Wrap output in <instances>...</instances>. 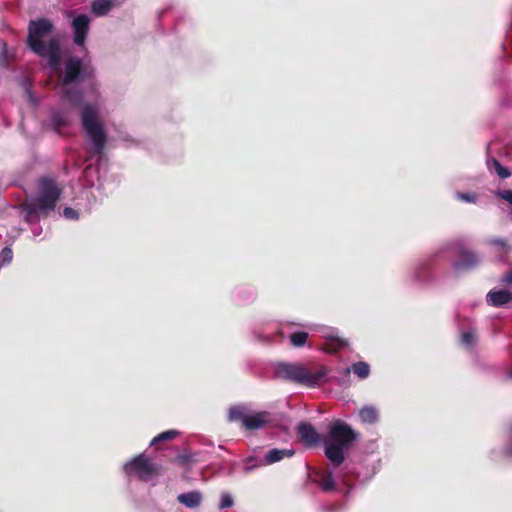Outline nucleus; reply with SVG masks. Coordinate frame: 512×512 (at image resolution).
Masks as SVG:
<instances>
[{"mask_svg": "<svg viewBox=\"0 0 512 512\" xmlns=\"http://www.w3.org/2000/svg\"><path fill=\"white\" fill-rule=\"evenodd\" d=\"M326 337L331 339V340H337L339 347H343V346L347 345V343L344 340L338 339L336 337V332L334 330H330L329 333L326 335Z\"/></svg>", "mask_w": 512, "mask_h": 512, "instance_id": "obj_35", "label": "nucleus"}, {"mask_svg": "<svg viewBox=\"0 0 512 512\" xmlns=\"http://www.w3.org/2000/svg\"><path fill=\"white\" fill-rule=\"evenodd\" d=\"M487 168L491 173H496L500 179H507L511 176L508 168L504 167L497 159H487Z\"/></svg>", "mask_w": 512, "mask_h": 512, "instance_id": "obj_20", "label": "nucleus"}, {"mask_svg": "<svg viewBox=\"0 0 512 512\" xmlns=\"http://www.w3.org/2000/svg\"><path fill=\"white\" fill-rule=\"evenodd\" d=\"M262 466H267L264 462V456H248L244 459V471L246 473L252 472L253 470Z\"/></svg>", "mask_w": 512, "mask_h": 512, "instance_id": "obj_23", "label": "nucleus"}, {"mask_svg": "<svg viewBox=\"0 0 512 512\" xmlns=\"http://www.w3.org/2000/svg\"><path fill=\"white\" fill-rule=\"evenodd\" d=\"M62 93L61 99L73 106H80L82 111L84 93L78 87L81 83H87L89 94L93 100H98L99 84L95 80V69L93 65L78 56H70L64 63L63 74L61 76ZM99 107L96 104H92Z\"/></svg>", "mask_w": 512, "mask_h": 512, "instance_id": "obj_1", "label": "nucleus"}, {"mask_svg": "<svg viewBox=\"0 0 512 512\" xmlns=\"http://www.w3.org/2000/svg\"><path fill=\"white\" fill-rule=\"evenodd\" d=\"M27 48L32 50V19L29 20L27 25V37H26Z\"/></svg>", "mask_w": 512, "mask_h": 512, "instance_id": "obj_34", "label": "nucleus"}, {"mask_svg": "<svg viewBox=\"0 0 512 512\" xmlns=\"http://www.w3.org/2000/svg\"><path fill=\"white\" fill-rule=\"evenodd\" d=\"M118 5V0H93L91 2V12L97 17H103Z\"/></svg>", "mask_w": 512, "mask_h": 512, "instance_id": "obj_14", "label": "nucleus"}, {"mask_svg": "<svg viewBox=\"0 0 512 512\" xmlns=\"http://www.w3.org/2000/svg\"><path fill=\"white\" fill-rule=\"evenodd\" d=\"M234 505V500L231 494L229 493H222L220 497V503H219V509H226L230 508Z\"/></svg>", "mask_w": 512, "mask_h": 512, "instance_id": "obj_30", "label": "nucleus"}, {"mask_svg": "<svg viewBox=\"0 0 512 512\" xmlns=\"http://www.w3.org/2000/svg\"><path fill=\"white\" fill-rule=\"evenodd\" d=\"M295 454V450L293 448H285V449H278L273 448L268 450L264 455V462L266 465H271L276 462L281 461L284 458H290Z\"/></svg>", "mask_w": 512, "mask_h": 512, "instance_id": "obj_16", "label": "nucleus"}, {"mask_svg": "<svg viewBox=\"0 0 512 512\" xmlns=\"http://www.w3.org/2000/svg\"><path fill=\"white\" fill-rule=\"evenodd\" d=\"M70 121L69 113L66 110H55L51 114V126L57 133L60 128L68 125Z\"/></svg>", "mask_w": 512, "mask_h": 512, "instance_id": "obj_18", "label": "nucleus"}, {"mask_svg": "<svg viewBox=\"0 0 512 512\" xmlns=\"http://www.w3.org/2000/svg\"><path fill=\"white\" fill-rule=\"evenodd\" d=\"M61 194L62 191L54 178L50 176L40 177L37 181V192L34 195V219L55 214ZM34 236H36L35 226Z\"/></svg>", "mask_w": 512, "mask_h": 512, "instance_id": "obj_5", "label": "nucleus"}, {"mask_svg": "<svg viewBox=\"0 0 512 512\" xmlns=\"http://www.w3.org/2000/svg\"><path fill=\"white\" fill-rule=\"evenodd\" d=\"M314 482L318 484L323 492H332L335 490V480L331 471L329 472H317Z\"/></svg>", "mask_w": 512, "mask_h": 512, "instance_id": "obj_17", "label": "nucleus"}, {"mask_svg": "<svg viewBox=\"0 0 512 512\" xmlns=\"http://www.w3.org/2000/svg\"><path fill=\"white\" fill-rule=\"evenodd\" d=\"M13 259V251L9 247H4L0 252L1 265L9 264Z\"/></svg>", "mask_w": 512, "mask_h": 512, "instance_id": "obj_31", "label": "nucleus"}, {"mask_svg": "<svg viewBox=\"0 0 512 512\" xmlns=\"http://www.w3.org/2000/svg\"><path fill=\"white\" fill-rule=\"evenodd\" d=\"M25 206H26V218L29 219L32 215V204L29 203V201L27 200L25 203Z\"/></svg>", "mask_w": 512, "mask_h": 512, "instance_id": "obj_38", "label": "nucleus"}, {"mask_svg": "<svg viewBox=\"0 0 512 512\" xmlns=\"http://www.w3.org/2000/svg\"><path fill=\"white\" fill-rule=\"evenodd\" d=\"M505 453L508 456H512V425H511L510 433H509V441H508V444L505 447Z\"/></svg>", "mask_w": 512, "mask_h": 512, "instance_id": "obj_37", "label": "nucleus"}, {"mask_svg": "<svg viewBox=\"0 0 512 512\" xmlns=\"http://www.w3.org/2000/svg\"><path fill=\"white\" fill-rule=\"evenodd\" d=\"M59 215L64 217L66 220L77 221L79 219L80 213L79 210L72 207H64Z\"/></svg>", "mask_w": 512, "mask_h": 512, "instance_id": "obj_28", "label": "nucleus"}, {"mask_svg": "<svg viewBox=\"0 0 512 512\" xmlns=\"http://www.w3.org/2000/svg\"><path fill=\"white\" fill-rule=\"evenodd\" d=\"M297 432L300 439L307 446H314L320 442V436L312 424L308 422H300L297 426Z\"/></svg>", "mask_w": 512, "mask_h": 512, "instance_id": "obj_12", "label": "nucleus"}, {"mask_svg": "<svg viewBox=\"0 0 512 512\" xmlns=\"http://www.w3.org/2000/svg\"><path fill=\"white\" fill-rule=\"evenodd\" d=\"M53 24L49 19L40 18L34 20V39H40L41 36L52 31Z\"/></svg>", "mask_w": 512, "mask_h": 512, "instance_id": "obj_21", "label": "nucleus"}, {"mask_svg": "<svg viewBox=\"0 0 512 512\" xmlns=\"http://www.w3.org/2000/svg\"><path fill=\"white\" fill-rule=\"evenodd\" d=\"M202 499V493L198 490L181 493L177 497L179 503L190 509L198 508L202 503Z\"/></svg>", "mask_w": 512, "mask_h": 512, "instance_id": "obj_15", "label": "nucleus"}, {"mask_svg": "<svg viewBox=\"0 0 512 512\" xmlns=\"http://www.w3.org/2000/svg\"><path fill=\"white\" fill-rule=\"evenodd\" d=\"M328 370L320 367L311 370L301 363L280 362L275 366V376L295 384L314 388L326 381Z\"/></svg>", "mask_w": 512, "mask_h": 512, "instance_id": "obj_4", "label": "nucleus"}, {"mask_svg": "<svg viewBox=\"0 0 512 512\" xmlns=\"http://www.w3.org/2000/svg\"><path fill=\"white\" fill-rule=\"evenodd\" d=\"M342 482H343L344 485L349 486V484L346 482V480L344 478L342 479Z\"/></svg>", "mask_w": 512, "mask_h": 512, "instance_id": "obj_40", "label": "nucleus"}, {"mask_svg": "<svg viewBox=\"0 0 512 512\" xmlns=\"http://www.w3.org/2000/svg\"><path fill=\"white\" fill-rule=\"evenodd\" d=\"M359 434L347 423L337 420L329 426L323 439L324 453L334 467L340 466Z\"/></svg>", "mask_w": 512, "mask_h": 512, "instance_id": "obj_3", "label": "nucleus"}, {"mask_svg": "<svg viewBox=\"0 0 512 512\" xmlns=\"http://www.w3.org/2000/svg\"><path fill=\"white\" fill-rule=\"evenodd\" d=\"M100 111L96 106L84 105L81 111V122L85 134L89 140V152L98 156L96 165L89 164L83 171V186L101 188L103 186L100 172L107 136L99 121Z\"/></svg>", "mask_w": 512, "mask_h": 512, "instance_id": "obj_2", "label": "nucleus"}, {"mask_svg": "<svg viewBox=\"0 0 512 512\" xmlns=\"http://www.w3.org/2000/svg\"><path fill=\"white\" fill-rule=\"evenodd\" d=\"M512 301V292L506 289L491 290L486 295V302L492 307H503Z\"/></svg>", "mask_w": 512, "mask_h": 512, "instance_id": "obj_13", "label": "nucleus"}, {"mask_svg": "<svg viewBox=\"0 0 512 512\" xmlns=\"http://www.w3.org/2000/svg\"><path fill=\"white\" fill-rule=\"evenodd\" d=\"M509 378L512 379V371L509 373Z\"/></svg>", "mask_w": 512, "mask_h": 512, "instance_id": "obj_42", "label": "nucleus"}, {"mask_svg": "<svg viewBox=\"0 0 512 512\" xmlns=\"http://www.w3.org/2000/svg\"><path fill=\"white\" fill-rule=\"evenodd\" d=\"M73 42L83 46L90 28V18L86 14H79L72 20Z\"/></svg>", "mask_w": 512, "mask_h": 512, "instance_id": "obj_11", "label": "nucleus"}, {"mask_svg": "<svg viewBox=\"0 0 512 512\" xmlns=\"http://www.w3.org/2000/svg\"><path fill=\"white\" fill-rule=\"evenodd\" d=\"M350 371L360 379H366L370 374V366L367 362L359 361L353 363L350 368H347V372L349 373Z\"/></svg>", "mask_w": 512, "mask_h": 512, "instance_id": "obj_22", "label": "nucleus"}, {"mask_svg": "<svg viewBox=\"0 0 512 512\" xmlns=\"http://www.w3.org/2000/svg\"><path fill=\"white\" fill-rule=\"evenodd\" d=\"M308 339V333L303 331L294 332L290 335L291 344L294 347H303Z\"/></svg>", "mask_w": 512, "mask_h": 512, "instance_id": "obj_26", "label": "nucleus"}, {"mask_svg": "<svg viewBox=\"0 0 512 512\" xmlns=\"http://www.w3.org/2000/svg\"><path fill=\"white\" fill-rule=\"evenodd\" d=\"M488 244L495 246L499 251L508 252L511 246L506 238L496 237L488 240Z\"/></svg>", "mask_w": 512, "mask_h": 512, "instance_id": "obj_27", "label": "nucleus"}, {"mask_svg": "<svg viewBox=\"0 0 512 512\" xmlns=\"http://www.w3.org/2000/svg\"><path fill=\"white\" fill-rule=\"evenodd\" d=\"M441 252L442 250L420 259L413 265L410 271V280L413 285L421 289H427L434 285L436 278L432 263L439 257Z\"/></svg>", "mask_w": 512, "mask_h": 512, "instance_id": "obj_7", "label": "nucleus"}, {"mask_svg": "<svg viewBox=\"0 0 512 512\" xmlns=\"http://www.w3.org/2000/svg\"><path fill=\"white\" fill-rule=\"evenodd\" d=\"M123 470L128 477H136L141 481L148 482L157 475V466L150 459L141 453L123 465Z\"/></svg>", "mask_w": 512, "mask_h": 512, "instance_id": "obj_8", "label": "nucleus"}, {"mask_svg": "<svg viewBox=\"0 0 512 512\" xmlns=\"http://www.w3.org/2000/svg\"><path fill=\"white\" fill-rule=\"evenodd\" d=\"M477 335L474 330L464 331L461 335V343L467 349H472L476 343Z\"/></svg>", "mask_w": 512, "mask_h": 512, "instance_id": "obj_24", "label": "nucleus"}, {"mask_svg": "<svg viewBox=\"0 0 512 512\" xmlns=\"http://www.w3.org/2000/svg\"><path fill=\"white\" fill-rule=\"evenodd\" d=\"M28 102H32V80L30 77H25L22 82Z\"/></svg>", "mask_w": 512, "mask_h": 512, "instance_id": "obj_32", "label": "nucleus"}, {"mask_svg": "<svg viewBox=\"0 0 512 512\" xmlns=\"http://www.w3.org/2000/svg\"><path fill=\"white\" fill-rule=\"evenodd\" d=\"M229 421H241L247 430H258L269 422L268 412H252L247 405H235L229 408Z\"/></svg>", "mask_w": 512, "mask_h": 512, "instance_id": "obj_6", "label": "nucleus"}, {"mask_svg": "<svg viewBox=\"0 0 512 512\" xmlns=\"http://www.w3.org/2000/svg\"><path fill=\"white\" fill-rule=\"evenodd\" d=\"M20 129H21V130H24L23 122H21V123H20Z\"/></svg>", "mask_w": 512, "mask_h": 512, "instance_id": "obj_41", "label": "nucleus"}, {"mask_svg": "<svg viewBox=\"0 0 512 512\" xmlns=\"http://www.w3.org/2000/svg\"><path fill=\"white\" fill-rule=\"evenodd\" d=\"M380 468V460H376L373 464L372 470L370 473H366L363 475L364 479L372 477Z\"/></svg>", "mask_w": 512, "mask_h": 512, "instance_id": "obj_36", "label": "nucleus"}, {"mask_svg": "<svg viewBox=\"0 0 512 512\" xmlns=\"http://www.w3.org/2000/svg\"><path fill=\"white\" fill-rule=\"evenodd\" d=\"M359 417L363 423L375 424L379 420V413L374 406L366 405L360 409Z\"/></svg>", "mask_w": 512, "mask_h": 512, "instance_id": "obj_19", "label": "nucleus"}, {"mask_svg": "<svg viewBox=\"0 0 512 512\" xmlns=\"http://www.w3.org/2000/svg\"><path fill=\"white\" fill-rule=\"evenodd\" d=\"M177 435H179V432L177 430H167L160 434H158L156 437H154L151 442L150 446H154L159 442L162 441H169L174 439Z\"/></svg>", "mask_w": 512, "mask_h": 512, "instance_id": "obj_25", "label": "nucleus"}, {"mask_svg": "<svg viewBox=\"0 0 512 512\" xmlns=\"http://www.w3.org/2000/svg\"><path fill=\"white\" fill-rule=\"evenodd\" d=\"M0 65L7 68L10 65V59L7 51V44L3 41H0Z\"/></svg>", "mask_w": 512, "mask_h": 512, "instance_id": "obj_29", "label": "nucleus"}, {"mask_svg": "<svg viewBox=\"0 0 512 512\" xmlns=\"http://www.w3.org/2000/svg\"><path fill=\"white\" fill-rule=\"evenodd\" d=\"M457 198L463 202H467V203H475L476 202V196L474 194H471V193H463V192H458L457 193Z\"/></svg>", "mask_w": 512, "mask_h": 512, "instance_id": "obj_33", "label": "nucleus"}, {"mask_svg": "<svg viewBox=\"0 0 512 512\" xmlns=\"http://www.w3.org/2000/svg\"><path fill=\"white\" fill-rule=\"evenodd\" d=\"M502 282H503V283H507V284H511V283H512V273H508V274H506V275L502 278Z\"/></svg>", "mask_w": 512, "mask_h": 512, "instance_id": "obj_39", "label": "nucleus"}, {"mask_svg": "<svg viewBox=\"0 0 512 512\" xmlns=\"http://www.w3.org/2000/svg\"><path fill=\"white\" fill-rule=\"evenodd\" d=\"M34 54L44 57L53 71L59 68L62 52L56 38H51L47 42L41 39H34Z\"/></svg>", "mask_w": 512, "mask_h": 512, "instance_id": "obj_9", "label": "nucleus"}, {"mask_svg": "<svg viewBox=\"0 0 512 512\" xmlns=\"http://www.w3.org/2000/svg\"><path fill=\"white\" fill-rule=\"evenodd\" d=\"M452 247L455 249L459 257V259L454 261L452 265L455 272L459 273L469 271L479 265V255L472 250L466 249L464 247L463 240H456Z\"/></svg>", "mask_w": 512, "mask_h": 512, "instance_id": "obj_10", "label": "nucleus"}]
</instances>
